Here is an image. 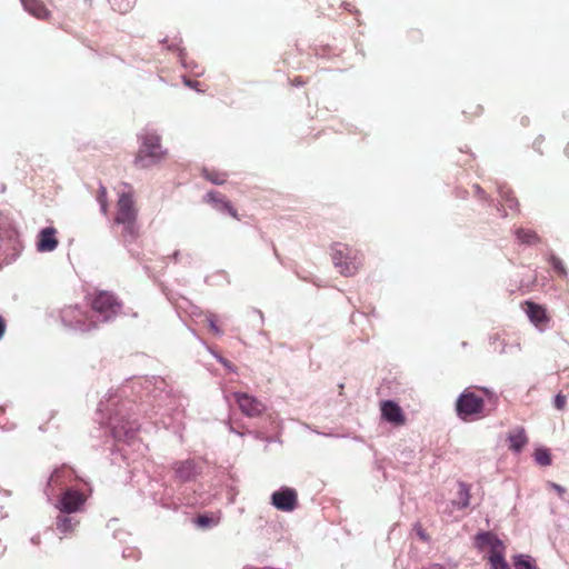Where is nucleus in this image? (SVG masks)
<instances>
[{"mask_svg": "<svg viewBox=\"0 0 569 569\" xmlns=\"http://www.w3.org/2000/svg\"><path fill=\"white\" fill-rule=\"evenodd\" d=\"M139 149L134 158L136 167L150 169L167 158V150L161 144V137L153 129L146 128L139 134Z\"/></svg>", "mask_w": 569, "mask_h": 569, "instance_id": "f257e3e1", "label": "nucleus"}, {"mask_svg": "<svg viewBox=\"0 0 569 569\" xmlns=\"http://www.w3.org/2000/svg\"><path fill=\"white\" fill-rule=\"evenodd\" d=\"M476 547L486 553L492 569H510L505 559L506 547L495 535L490 532L479 533L476 537Z\"/></svg>", "mask_w": 569, "mask_h": 569, "instance_id": "f03ea898", "label": "nucleus"}, {"mask_svg": "<svg viewBox=\"0 0 569 569\" xmlns=\"http://www.w3.org/2000/svg\"><path fill=\"white\" fill-rule=\"evenodd\" d=\"M331 258L335 267L343 276L355 274L362 262V257L357 249L341 242L331 247Z\"/></svg>", "mask_w": 569, "mask_h": 569, "instance_id": "7ed1b4c3", "label": "nucleus"}, {"mask_svg": "<svg viewBox=\"0 0 569 569\" xmlns=\"http://www.w3.org/2000/svg\"><path fill=\"white\" fill-rule=\"evenodd\" d=\"M136 217L132 194L129 190H124L119 194L116 216V223L122 226L124 237L133 238L137 234Z\"/></svg>", "mask_w": 569, "mask_h": 569, "instance_id": "20e7f679", "label": "nucleus"}, {"mask_svg": "<svg viewBox=\"0 0 569 569\" xmlns=\"http://www.w3.org/2000/svg\"><path fill=\"white\" fill-rule=\"evenodd\" d=\"M483 409V399L473 391L466 390L457 401V411L462 419H473Z\"/></svg>", "mask_w": 569, "mask_h": 569, "instance_id": "39448f33", "label": "nucleus"}, {"mask_svg": "<svg viewBox=\"0 0 569 569\" xmlns=\"http://www.w3.org/2000/svg\"><path fill=\"white\" fill-rule=\"evenodd\" d=\"M92 309L101 321H108L119 312L120 303L109 292H99L92 300Z\"/></svg>", "mask_w": 569, "mask_h": 569, "instance_id": "423d86ee", "label": "nucleus"}, {"mask_svg": "<svg viewBox=\"0 0 569 569\" xmlns=\"http://www.w3.org/2000/svg\"><path fill=\"white\" fill-rule=\"evenodd\" d=\"M84 501L86 497L81 492L74 489H68L58 500L57 508L62 513H73L81 509Z\"/></svg>", "mask_w": 569, "mask_h": 569, "instance_id": "0eeeda50", "label": "nucleus"}, {"mask_svg": "<svg viewBox=\"0 0 569 569\" xmlns=\"http://www.w3.org/2000/svg\"><path fill=\"white\" fill-rule=\"evenodd\" d=\"M62 321L70 327L79 330L87 331L94 327V322L90 320L87 322L86 315L78 308H67L61 313Z\"/></svg>", "mask_w": 569, "mask_h": 569, "instance_id": "6e6552de", "label": "nucleus"}, {"mask_svg": "<svg viewBox=\"0 0 569 569\" xmlns=\"http://www.w3.org/2000/svg\"><path fill=\"white\" fill-rule=\"evenodd\" d=\"M272 505L282 511H292L297 506V493L291 488H281L272 493Z\"/></svg>", "mask_w": 569, "mask_h": 569, "instance_id": "1a4fd4ad", "label": "nucleus"}, {"mask_svg": "<svg viewBox=\"0 0 569 569\" xmlns=\"http://www.w3.org/2000/svg\"><path fill=\"white\" fill-rule=\"evenodd\" d=\"M57 229L47 227L39 231L37 236L36 247L39 252H52L57 249L59 240Z\"/></svg>", "mask_w": 569, "mask_h": 569, "instance_id": "9d476101", "label": "nucleus"}, {"mask_svg": "<svg viewBox=\"0 0 569 569\" xmlns=\"http://www.w3.org/2000/svg\"><path fill=\"white\" fill-rule=\"evenodd\" d=\"M234 398L240 410L249 417H257L266 409L262 402L247 393H234Z\"/></svg>", "mask_w": 569, "mask_h": 569, "instance_id": "9b49d317", "label": "nucleus"}, {"mask_svg": "<svg viewBox=\"0 0 569 569\" xmlns=\"http://www.w3.org/2000/svg\"><path fill=\"white\" fill-rule=\"evenodd\" d=\"M381 416L385 420L393 425H403L405 416L401 408L393 401H385L381 403Z\"/></svg>", "mask_w": 569, "mask_h": 569, "instance_id": "f8f14e48", "label": "nucleus"}, {"mask_svg": "<svg viewBox=\"0 0 569 569\" xmlns=\"http://www.w3.org/2000/svg\"><path fill=\"white\" fill-rule=\"evenodd\" d=\"M526 313L530 321L540 330H542L548 321L546 310L538 305H535L532 302L526 303Z\"/></svg>", "mask_w": 569, "mask_h": 569, "instance_id": "ddd939ff", "label": "nucleus"}, {"mask_svg": "<svg viewBox=\"0 0 569 569\" xmlns=\"http://www.w3.org/2000/svg\"><path fill=\"white\" fill-rule=\"evenodd\" d=\"M21 3L27 12L38 19H47L50 14L49 10L40 0H21Z\"/></svg>", "mask_w": 569, "mask_h": 569, "instance_id": "4468645a", "label": "nucleus"}, {"mask_svg": "<svg viewBox=\"0 0 569 569\" xmlns=\"http://www.w3.org/2000/svg\"><path fill=\"white\" fill-rule=\"evenodd\" d=\"M174 472L182 481L191 480L197 473L196 465L191 460L178 462L174 466Z\"/></svg>", "mask_w": 569, "mask_h": 569, "instance_id": "2eb2a0df", "label": "nucleus"}, {"mask_svg": "<svg viewBox=\"0 0 569 569\" xmlns=\"http://www.w3.org/2000/svg\"><path fill=\"white\" fill-rule=\"evenodd\" d=\"M508 440L509 448L516 452H519L528 442L527 436L522 428H516L511 430Z\"/></svg>", "mask_w": 569, "mask_h": 569, "instance_id": "dca6fc26", "label": "nucleus"}, {"mask_svg": "<svg viewBox=\"0 0 569 569\" xmlns=\"http://www.w3.org/2000/svg\"><path fill=\"white\" fill-rule=\"evenodd\" d=\"M78 519L73 516H70V513L61 512V515L57 517V529L63 535L71 532L78 526Z\"/></svg>", "mask_w": 569, "mask_h": 569, "instance_id": "f3484780", "label": "nucleus"}, {"mask_svg": "<svg viewBox=\"0 0 569 569\" xmlns=\"http://www.w3.org/2000/svg\"><path fill=\"white\" fill-rule=\"evenodd\" d=\"M209 201L213 202L216 204V208L221 211H226L230 213L233 218H237V212L232 208V206L226 201L223 198H221L217 193H208Z\"/></svg>", "mask_w": 569, "mask_h": 569, "instance_id": "a211bd4d", "label": "nucleus"}, {"mask_svg": "<svg viewBox=\"0 0 569 569\" xmlns=\"http://www.w3.org/2000/svg\"><path fill=\"white\" fill-rule=\"evenodd\" d=\"M453 506L463 509L470 503L469 488L465 483L458 486V498L453 500Z\"/></svg>", "mask_w": 569, "mask_h": 569, "instance_id": "6ab92c4d", "label": "nucleus"}, {"mask_svg": "<svg viewBox=\"0 0 569 569\" xmlns=\"http://www.w3.org/2000/svg\"><path fill=\"white\" fill-rule=\"evenodd\" d=\"M113 437L119 441H127L133 438L132 428L126 429L124 426H111Z\"/></svg>", "mask_w": 569, "mask_h": 569, "instance_id": "aec40b11", "label": "nucleus"}, {"mask_svg": "<svg viewBox=\"0 0 569 569\" xmlns=\"http://www.w3.org/2000/svg\"><path fill=\"white\" fill-rule=\"evenodd\" d=\"M109 2L114 10L126 13L133 8L136 0H109Z\"/></svg>", "mask_w": 569, "mask_h": 569, "instance_id": "412c9836", "label": "nucleus"}, {"mask_svg": "<svg viewBox=\"0 0 569 569\" xmlns=\"http://www.w3.org/2000/svg\"><path fill=\"white\" fill-rule=\"evenodd\" d=\"M513 565L516 569H536L532 559L528 556H516Z\"/></svg>", "mask_w": 569, "mask_h": 569, "instance_id": "4be33fe9", "label": "nucleus"}, {"mask_svg": "<svg viewBox=\"0 0 569 569\" xmlns=\"http://www.w3.org/2000/svg\"><path fill=\"white\" fill-rule=\"evenodd\" d=\"M499 194L501 199L505 201V204L510 208L515 209L517 206L516 199L512 197L511 190L507 187H500L499 188Z\"/></svg>", "mask_w": 569, "mask_h": 569, "instance_id": "5701e85b", "label": "nucleus"}, {"mask_svg": "<svg viewBox=\"0 0 569 569\" xmlns=\"http://www.w3.org/2000/svg\"><path fill=\"white\" fill-rule=\"evenodd\" d=\"M535 459L537 463L541 466H549L551 463V458L548 449L538 448L535 451Z\"/></svg>", "mask_w": 569, "mask_h": 569, "instance_id": "b1692460", "label": "nucleus"}, {"mask_svg": "<svg viewBox=\"0 0 569 569\" xmlns=\"http://www.w3.org/2000/svg\"><path fill=\"white\" fill-rule=\"evenodd\" d=\"M517 237H518V239H519L521 242H523V243H529V244H531V243L536 242V241H537V239H538V238H537V234H536L533 231H531V230H525V229H520V230H518V232H517Z\"/></svg>", "mask_w": 569, "mask_h": 569, "instance_id": "393cba45", "label": "nucleus"}, {"mask_svg": "<svg viewBox=\"0 0 569 569\" xmlns=\"http://www.w3.org/2000/svg\"><path fill=\"white\" fill-rule=\"evenodd\" d=\"M197 525L202 528L213 527L218 523V520L213 517L200 516L197 519Z\"/></svg>", "mask_w": 569, "mask_h": 569, "instance_id": "a878e982", "label": "nucleus"}, {"mask_svg": "<svg viewBox=\"0 0 569 569\" xmlns=\"http://www.w3.org/2000/svg\"><path fill=\"white\" fill-rule=\"evenodd\" d=\"M204 321L214 335H221L220 328L217 326V319L213 315H207Z\"/></svg>", "mask_w": 569, "mask_h": 569, "instance_id": "bb28decb", "label": "nucleus"}, {"mask_svg": "<svg viewBox=\"0 0 569 569\" xmlns=\"http://www.w3.org/2000/svg\"><path fill=\"white\" fill-rule=\"evenodd\" d=\"M206 177L216 184L224 182V177L221 173H207Z\"/></svg>", "mask_w": 569, "mask_h": 569, "instance_id": "cd10ccee", "label": "nucleus"}, {"mask_svg": "<svg viewBox=\"0 0 569 569\" xmlns=\"http://www.w3.org/2000/svg\"><path fill=\"white\" fill-rule=\"evenodd\" d=\"M98 201L101 206V210L103 212H106L107 211V200H106V189L103 187L100 189V192L98 196Z\"/></svg>", "mask_w": 569, "mask_h": 569, "instance_id": "c85d7f7f", "label": "nucleus"}, {"mask_svg": "<svg viewBox=\"0 0 569 569\" xmlns=\"http://www.w3.org/2000/svg\"><path fill=\"white\" fill-rule=\"evenodd\" d=\"M566 406V397L561 393L557 395L555 398V407L559 410H562Z\"/></svg>", "mask_w": 569, "mask_h": 569, "instance_id": "c756f323", "label": "nucleus"}, {"mask_svg": "<svg viewBox=\"0 0 569 569\" xmlns=\"http://www.w3.org/2000/svg\"><path fill=\"white\" fill-rule=\"evenodd\" d=\"M551 264H552L553 269L557 270L559 273H565L562 262L559 259L553 257L551 259Z\"/></svg>", "mask_w": 569, "mask_h": 569, "instance_id": "7c9ffc66", "label": "nucleus"}, {"mask_svg": "<svg viewBox=\"0 0 569 569\" xmlns=\"http://www.w3.org/2000/svg\"><path fill=\"white\" fill-rule=\"evenodd\" d=\"M549 486L560 496L562 497L566 492V489L557 483H549Z\"/></svg>", "mask_w": 569, "mask_h": 569, "instance_id": "2f4dec72", "label": "nucleus"}, {"mask_svg": "<svg viewBox=\"0 0 569 569\" xmlns=\"http://www.w3.org/2000/svg\"><path fill=\"white\" fill-rule=\"evenodd\" d=\"M59 473H60L59 471H56V472L51 476L50 481H51V482H57V481H58V478H59Z\"/></svg>", "mask_w": 569, "mask_h": 569, "instance_id": "473e14b6", "label": "nucleus"}, {"mask_svg": "<svg viewBox=\"0 0 569 569\" xmlns=\"http://www.w3.org/2000/svg\"><path fill=\"white\" fill-rule=\"evenodd\" d=\"M3 332H4V323H3L2 319H0V338L2 337Z\"/></svg>", "mask_w": 569, "mask_h": 569, "instance_id": "72a5a7b5", "label": "nucleus"}, {"mask_svg": "<svg viewBox=\"0 0 569 569\" xmlns=\"http://www.w3.org/2000/svg\"><path fill=\"white\" fill-rule=\"evenodd\" d=\"M429 569H443V567L438 563H435V565L430 566Z\"/></svg>", "mask_w": 569, "mask_h": 569, "instance_id": "f704fd0d", "label": "nucleus"}, {"mask_svg": "<svg viewBox=\"0 0 569 569\" xmlns=\"http://www.w3.org/2000/svg\"><path fill=\"white\" fill-rule=\"evenodd\" d=\"M220 361H221L226 367H229V363H228L226 360L220 359Z\"/></svg>", "mask_w": 569, "mask_h": 569, "instance_id": "c9c22d12", "label": "nucleus"}, {"mask_svg": "<svg viewBox=\"0 0 569 569\" xmlns=\"http://www.w3.org/2000/svg\"><path fill=\"white\" fill-rule=\"evenodd\" d=\"M186 83H187V86L192 87L191 81H187Z\"/></svg>", "mask_w": 569, "mask_h": 569, "instance_id": "e433bc0d", "label": "nucleus"}]
</instances>
